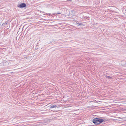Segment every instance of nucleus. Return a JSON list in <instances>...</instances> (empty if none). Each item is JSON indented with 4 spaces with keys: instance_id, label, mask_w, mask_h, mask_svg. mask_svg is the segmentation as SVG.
I'll list each match as a JSON object with an SVG mask.
<instances>
[{
    "instance_id": "f257e3e1",
    "label": "nucleus",
    "mask_w": 126,
    "mask_h": 126,
    "mask_svg": "<svg viewBox=\"0 0 126 126\" xmlns=\"http://www.w3.org/2000/svg\"><path fill=\"white\" fill-rule=\"evenodd\" d=\"M93 123L96 125H99L98 118H96L94 119L93 120Z\"/></svg>"
},
{
    "instance_id": "f03ea898",
    "label": "nucleus",
    "mask_w": 126,
    "mask_h": 126,
    "mask_svg": "<svg viewBox=\"0 0 126 126\" xmlns=\"http://www.w3.org/2000/svg\"><path fill=\"white\" fill-rule=\"evenodd\" d=\"M26 5L25 3H23L18 5V7L20 8H22L25 7L26 6Z\"/></svg>"
},
{
    "instance_id": "20e7f679",
    "label": "nucleus",
    "mask_w": 126,
    "mask_h": 126,
    "mask_svg": "<svg viewBox=\"0 0 126 126\" xmlns=\"http://www.w3.org/2000/svg\"><path fill=\"white\" fill-rule=\"evenodd\" d=\"M98 120L99 121V124H100L101 123L103 122V119L98 118Z\"/></svg>"
},
{
    "instance_id": "0eeeda50",
    "label": "nucleus",
    "mask_w": 126,
    "mask_h": 126,
    "mask_svg": "<svg viewBox=\"0 0 126 126\" xmlns=\"http://www.w3.org/2000/svg\"><path fill=\"white\" fill-rule=\"evenodd\" d=\"M78 24V25H79L80 26L81 25H83V24L82 23H79Z\"/></svg>"
},
{
    "instance_id": "9b49d317",
    "label": "nucleus",
    "mask_w": 126,
    "mask_h": 126,
    "mask_svg": "<svg viewBox=\"0 0 126 126\" xmlns=\"http://www.w3.org/2000/svg\"><path fill=\"white\" fill-rule=\"evenodd\" d=\"M122 65H125V64H122Z\"/></svg>"
},
{
    "instance_id": "6e6552de",
    "label": "nucleus",
    "mask_w": 126,
    "mask_h": 126,
    "mask_svg": "<svg viewBox=\"0 0 126 126\" xmlns=\"http://www.w3.org/2000/svg\"><path fill=\"white\" fill-rule=\"evenodd\" d=\"M48 14L49 15H51V14L50 13H49V14Z\"/></svg>"
},
{
    "instance_id": "39448f33",
    "label": "nucleus",
    "mask_w": 126,
    "mask_h": 126,
    "mask_svg": "<svg viewBox=\"0 0 126 126\" xmlns=\"http://www.w3.org/2000/svg\"><path fill=\"white\" fill-rule=\"evenodd\" d=\"M105 76L106 78H108L109 79H112V78L110 76H108L107 75H105Z\"/></svg>"
},
{
    "instance_id": "7ed1b4c3",
    "label": "nucleus",
    "mask_w": 126,
    "mask_h": 126,
    "mask_svg": "<svg viewBox=\"0 0 126 126\" xmlns=\"http://www.w3.org/2000/svg\"><path fill=\"white\" fill-rule=\"evenodd\" d=\"M49 107L50 109L53 108H55L56 109V108H58L56 105H54L53 104H51L49 106Z\"/></svg>"
},
{
    "instance_id": "1a4fd4ad",
    "label": "nucleus",
    "mask_w": 126,
    "mask_h": 126,
    "mask_svg": "<svg viewBox=\"0 0 126 126\" xmlns=\"http://www.w3.org/2000/svg\"><path fill=\"white\" fill-rule=\"evenodd\" d=\"M100 118H104L102 117H100Z\"/></svg>"
},
{
    "instance_id": "9d476101",
    "label": "nucleus",
    "mask_w": 126,
    "mask_h": 126,
    "mask_svg": "<svg viewBox=\"0 0 126 126\" xmlns=\"http://www.w3.org/2000/svg\"><path fill=\"white\" fill-rule=\"evenodd\" d=\"M46 15H48V14H47V13H46Z\"/></svg>"
},
{
    "instance_id": "f8f14e48",
    "label": "nucleus",
    "mask_w": 126,
    "mask_h": 126,
    "mask_svg": "<svg viewBox=\"0 0 126 126\" xmlns=\"http://www.w3.org/2000/svg\"><path fill=\"white\" fill-rule=\"evenodd\" d=\"M123 62L125 63V62L124 61H123Z\"/></svg>"
},
{
    "instance_id": "423d86ee",
    "label": "nucleus",
    "mask_w": 126,
    "mask_h": 126,
    "mask_svg": "<svg viewBox=\"0 0 126 126\" xmlns=\"http://www.w3.org/2000/svg\"><path fill=\"white\" fill-rule=\"evenodd\" d=\"M109 120L108 119H103V122H105Z\"/></svg>"
}]
</instances>
